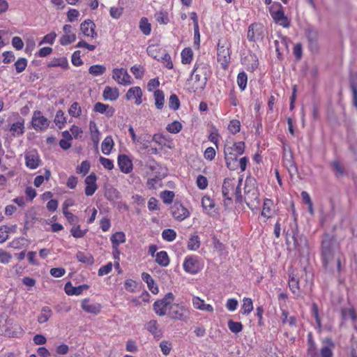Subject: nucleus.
Wrapping results in <instances>:
<instances>
[{
  "label": "nucleus",
  "mask_w": 357,
  "mask_h": 357,
  "mask_svg": "<svg viewBox=\"0 0 357 357\" xmlns=\"http://www.w3.org/2000/svg\"><path fill=\"white\" fill-rule=\"evenodd\" d=\"M294 221L290 225V228L286 231V242L289 245L290 239L293 241L294 249L300 257H305L309 255V246L306 237L299 234L295 212L293 211Z\"/></svg>",
  "instance_id": "f257e3e1"
},
{
  "label": "nucleus",
  "mask_w": 357,
  "mask_h": 357,
  "mask_svg": "<svg viewBox=\"0 0 357 357\" xmlns=\"http://www.w3.org/2000/svg\"><path fill=\"white\" fill-rule=\"evenodd\" d=\"M335 240L329 234H324L321 241V259L323 266L327 269L334 259V245Z\"/></svg>",
  "instance_id": "f03ea898"
},
{
  "label": "nucleus",
  "mask_w": 357,
  "mask_h": 357,
  "mask_svg": "<svg viewBox=\"0 0 357 357\" xmlns=\"http://www.w3.org/2000/svg\"><path fill=\"white\" fill-rule=\"evenodd\" d=\"M255 180L251 178H247L245 185V197L244 201L251 209L258 208L259 205V192L255 187Z\"/></svg>",
  "instance_id": "7ed1b4c3"
},
{
  "label": "nucleus",
  "mask_w": 357,
  "mask_h": 357,
  "mask_svg": "<svg viewBox=\"0 0 357 357\" xmlns=\"http://www.w3.org/2000/svg\"><path fill=\"white\" fill-rule=\"evenodd\" d=\"M269 10L275 23L285 28H288L290 26V22L287 17L285 16L283 8L280 3L274 2L269 8Z\"/></svg>",
  "instance_id": "20e7f679"
},
{
  "label": "nucleus",
  "mask_w": 357,
  "mask_h": 357,
  "mask_svg": "<svg viewBox=\"0 0 357 357\" xmlns=\"http://www.w3.org/2000/svg\"><path fill=\"white\" fill-rule=\"evenodd\" d=\"M168 315L172 319L185 321L188 317L189 312L183 306L173 303L169 306Z\"/></svg>",
  "instance_id": "39448f33"
},
{
  "label": "nucleus",
  "mask_w": 357,
  "mask_h": 357,
  "mask_svg": "<svg viewBox=\"0 0 357 357\" xmlns=\"http://www.w3.org/2000/svg\"><path fill=\"white\" fill-rule=\"evenodd\" d=\"M50 123V121L42 115V112L40 111L36 110L34 112L31 119V124L36 130H45L49 127Z\"/></svg>",
  "instance_id": "423d86ee"
},
{
  "label": "nucleus",
  "mask_w": 357,
  "mask_h": 357,
  "mask_svg": "<svg viewBox=\"0 0 357 357\" xmlns=\"http://www.w3.org/2000/svg\"><path fill=\"white\" fill-rule=\"evenodd\" d=\"M225 158L227 167L230 170H235L238 167V155L234 152L233 146L225 145L224 148Z\"/></svg>",
  "instance_id": "0eeeda50"
},
{
  "label": "nucleus",
  "mask_w": 357,
  "mask_h": 357,
  "mask_svg": "<svg viewBox=\"0 0 357 357\" xmlns=\"http://www.w3.org/2000/svg\"><path fill=\"white\" fill-rule=\"evenodd\" d=\"M112 78L116 80L119 84L128 85L132 82L130 81V75L128 73L127 70L123 68H115L113 70Z\"/></svg>",
  "instance_id": "6e6552de"
},
{
  "label": "nucleus",
  "mask_w": 357,
  "mask_h": 357,
  "mask_svg": "<svg viewBox=\"0 0 357 357\" xmlns=\"http://www.w3.org/2000/svg\"><path fill=\"white\" fill-rule=\"evenodd\" d=\"M172 216L177 220L181 221L189 215L188 211L180 203L175 202L170 208Z\"/></svg>",
  "instance_id": "1a4fd4ad"
},
{
  "label": "nucleus",
  "mask_w": 357,
  "mask_h": 357,
  "mask_svg": "<svg viewBox=\"0 0 357 357\" xmlns=\"http://www.w3.org/2000/svg\"><path fill=\"white\" fill-rule=\"evenodd\" d=\"M234 188V178H227L224 180L222 186V193L226 200L229 202L231 201V196L233 195Z\"/></svg>",
  "instance_id": "9d476101"
},
{
  "label": "nucleus",
  "mask_w": 357,
  "mask_h": 357,
  "mask_svg": "<svg viewBox=\"0 0 357 357\" xmlns=\"http://www.w3.org/2000/svg\"><path fill=\"white\" fill-rule=\"evenodd\" d=\"M306 38L308 41L309 49L312 52H317L319 50L318 31L314 29H308L306 32Z\"/></svg>",
  "instance_id": "9b49d317"
},
{
  "label": "nucleus",
  "mask_w": 357,
  "mask_h": 357,
  "mask_svg": "<svg viewBox=\"0 0 357 357\" xmlns=\"http://www.w3.org/2000/svg\"><path fill=\"white\" fill-rule=\"evenodd\" d=\"M218 61L221 62V64L223 66V68H225L227 66V63L230 59V54L229 52V47H225L224 45H221L219 42L218 44Z\"/></svg>",
  "instance_id": "f8f14e48"
},
{
  "label": "nucleus",
  "mask_w": 357,
  "mask_h": 357,
  "mask_svg": "<svg viewBox=\"0 0 357 357\" xmlns=\"http://www.w3.org/2000/svg\"><path fill=\"white\" fill-rule=\"evenodd\" d=\"M97 176L95 173H91L85 178V183L86 185L84 192L86 196H91L94 194L98 188L96 184Z\"/></svg>",
  "instance_id": "ddd939ff"
},
{
  "label": "nucleus",
  "mask_w": 357,
  "mask_h": 357,
  "mask_svg": "<svg viewBox=\"0 0 357 357\" xmlns=\"http://www.w3.org/2000/svg\"><path fill=\"white\" fill-rule=\"evenodd\" d=\"M184 270L191 274H195L200 270V265L196 257L186 258L183 263Z\"/></svg>",
  "instance_id": "4468645a"
},
{
  "label": "nucleus",
  "mask_w": 357,
  "mask_h": 357,
  "mask_svg": "<svg viewBox=\"0 0 357 357\" xmlns=\"http://www.w3.org/2000/svg\"><path fill=\"white\" fill-rule=\"evenodd\" d=\"M95 24L90 20H85L80 25V29L83 34L86 36L95 38L97 36L95 31Z\"/></svg>",
  "instance_id": "2eb2a0df"
},
{
  "label": "nucleus",
  "mask_w": 357,
  "mask_h": 357,
  "mask_svg": "<svg viewBox=\"0 0 357 357\" xmlns=\"http://www.w3.org/2000/svg\"><path fill=\"white\" fill-rule=\"evenodd\" d=\"M349 82L353 96V105L357 109V73H349Z\"/></svg>",
  "instance_id": "dca6fc26"
},
{
  "label": "nucleus",
  "mask_w": 357,
  "mask_h": 357,
  "mask_svg": "<svg viewBox=\"0 0 357 357\" xmlns=\"http://www.w3.org/2000/svg\"><path fill=\"white\" fill-rule=\"evenodd\" d=\"M262 27L260 24H252L248 31V38L250 41H255L261 38Z\"/></svg>",
  "instance_id": "f3484780"
},
{
  "label": "nucleus",
  "mask_w": 357,
  "mask_h": 357,
  "mask_svg": "<svg viewBox=\"0 0 357 357\" xmlns=\"http://www.w3.org/2000/svg\"><path fill=\"white\" fill-rule=\"evenodd\" d=\"M118 165L121 171L126 174L130 172L132 169V162L126 155H119Z\"/></svg>",
  "instance_id": "a211bd4d"
},
{
  "label": "nucleus",
  "mask_w": 357,
  "mask_h": 357,
  "mask_svg": "<svg viewBox=\"0 0 357 357\" xmlns=\"http://www.w3.org/2000/svg\"><path fill=\"white\" fill-rule=\"evenodd\" d=\"M89 286L87 284H82L77 287H73L70 282H68L64 287L65 292L68 295H79L83 291L87 290Z\"/></svg>",
  "instance_id": "6ab92c4d"
},
{
  "label": "nucleus",
  "mask_w": 357,
  "mask_h": 357,
  "mask_svg": "<svg viewBox=\"0 0 357 357\" xmlns=\"http://www.w3.org/2000/svg\"><path fill=\"white\" fill-rule=\"evenodd\" d=\"M170 303L167 298L158 300L153 303V310L159 316H164L167 312V307L169 305Z\"/></svg>",
  "instance_id": "aec40b11"
},
{
  "label": "nucleus",
  "mask_w": 357,
  "mask_h": 357,
  "mask_svg": "<svg viewBox=\"0 0 357 357\" xmlns=\"http://www.w3.org/2000/svg\"><path fill=\"white\" fill-rule=\"evenodd\" d=\"M142 91L139 86H134L128 89L126 94V98L128 100L132 98H135V103L139 105L142 103Z\"/></svg>",
  "instance_id": "412c9836"
},
{
  "label": "nucleus",
  "mask_w": 357,
  "mask_h": 357,
  "mask_svg": "<svg viewBox=\"0 0 357 357\" xmlns=\"http://www.w3.org/2000/svg\"><path fill=\"white\" fill-rule=\"evenodd\" d=\"M82 308L88 313L98 314L102 308L99 303L89 304V299L84 298L82 302Z\"/></svg>",
  "instance_id": "4be33fe9"
},
{
  "label": "nucleus",
  "mask_w": 357,
  "mask_h": 357,
  "mask_svg": "<svg viewBox=\"0 0 357 357\" xmlns=\"http://www.w3.org/2000/svg\"><path fill=\"white\" fill-rule=\"evenodd\" d=\"M202 205L204 209L208 211V215L215 216L218 214L217 209H213L215 207L214 201L208 196H204L202 200Z\"/></svg>",
  "instance_id": "5701e85b"
},
{
  "label": "nucleus",
  "mask_w": 357,
  "mask_h": 357,
  "mask_svg": "<svg viewBox=\"0 0 357 357\" xmlns=\"http://www.w3.org/2000/svg\"><path fill=\"white\" fill-rule=\"evenodd\" d=\"M26 165L30 169H34L39 166L40 158L36 152L31 153L25 155Z\"/></svg>",
  "instance_id": "b1692460"
},
{
  "label": "nucleus",
  "mask_w": 357,
  "mask_h": 357,
  "mask_svg": "<svg viewBox=\"0 0 357 357\" xmlns=\"http://www.w3.org/2000/svg\"><path fill=\"white\" fill-rule=\"evenodd\" d=\"M93 110L100 114L105 113L107 117H111L114 113V109L112 107H109L108 105H105L99 102L95 104Z\"/></svg>",
  "instance_id": "393cba45"
},
{
  "label": "nucleus",
  "mask_w": 357,
  "mask_h": 357,
  "mask_svg": "<svg viewBox=\"0 0 357 357\" xmlns=\"http://www.w3.org/2000/svg\"><path fill=\"white\" fill-rule=\"evenodd\" d=\"M102 96L105 100H116L119 96V89L107 86L103 91Z\"/></svg>",
  "instance_id": "a878e982"
},
{
  "label": "nucleus",
  "mask_w": 357,
  "mask_h": 357,
  "mask_svg": "<svg viewBox=\"0 0 357 357\" xmlns=\"http://www.w3.org/2000/svg\"><path fill=\"white\" fill-rule=\"evenodd\" d=\"M142 280L147 284V286L149 290L153 294H157L159 291L158 285L155 283L154 280L152 277L147 273H142Z\"/></svg>",
  "instance_id": "bb28decb"
},
{
  "label": "nucleus",
  "mask_w": 357,
  "mask_h": 357,
  "mask_svg": "<svg viewBox=\"0 0 357 357\" xmlns=\"http://www.w3.org/2000/svg\"><path fill=\"white\" fill-rule=\"evenodd\" d=\"M76 258L78 260V261L87 265H92L94 263V259L93 255L88 252L79 251L76 255Z\"/></svg>",
  "instance_id": "cd10ccee"
},
{
  "label": "nucleus",
  "mask_w": 357,
  "mask_h": 357,
  "mask_svg": "<svg viewBox=\"0 0 357 357\" xmlns=\"http://www.w3.org/2000/svg\"><path fill=\"white\" fill-rule=\"evenodd\" d=\"M47 66L48 68L59 66L63 69H67L68 68V63L67 59L65 57L54 58L50 63H47Z\"/></svg>",
  "instance_id": "c85d7f7f"
},
{
  "label": "nucleus",
  "mask_w": 357,
  "mask_h": 357,
  "mask_svg": "<svg viewBox=\"0 0 357 357\" xmlns=\"http://www.w3.org/2000/svg\"><path fill=\"white\" fill-rule=\"evenodd\" d=\"M52 314V311L48 306L43 307L40 314L38 317V321L40 324L47 322Z\"/></svg>",
  "instance_id": "c756f323"
},
{
  "label": "nucleus",
  "mask_w": 357,
  "mask_h": 357,
  "mask_svg": "<svg viewBox=\"0 0 357 357\" xmlns=\"http://www.w3.org/2000/svg\"><path fill=\"white\" fill-rule=\"evenodd\" d=\"M111 241L112 243V248L119 247L120 243H123L126 241L125 234L122 231H118L113 234L111 236Z\"/></svg>",
  "instance_id": "7c9ffc66"
},
{
  "label": "nucleus",
  "mask_w": 357,
  "mask_h": 357,
  "mask_svg": "<svg viewBox=\"0 0 357 357\" xmlns=\"http://www.w3.org/2000/svg\"><path fill=\"white\" fill-rule=\"evenodd\" d=\"M155 261L161 266H167L169 264V259L165 251H160L155 255Z\"/></svg>",
  "instance_id": "2f4dec72"
},
{
  "label": "nucleus",
  "mask_w": 357,
  "mask_h": 357,
  "mask_svg": "<svg viewBox=\"0 0 357 357\" xmlns=\"http://www.w3.org/2000/svg\"><path fill=\"white\" fill-rule=\"evenodd\" d=\"M155 105L157 109H162L164 106L165 96L161 90H156L154 92Z\"/></svg>",
  "instance_id": "473e14b6"
},
{
  "label": "nucleus",
  "mask_w": 357,
  "mask_h": 357,
  "mask_svg": "<svg viewBox=\"0 0 357 357\" xmlns=\"http://www.w3.org/2000/svg\"><path fill=\"white\" fill-rule=\"evenodd\" d=\"M114 146V142L111 136H107L102 143V151L105 155H109Z\"/></svg>",
  "instance_id": "72a5a7b5"
},
{
  "label": "nucleus",
  "mask_w": 357,
  "mask_h": 357,
  "mask_svg": "<svg viewBox=\"0 0 357 357\" xmlns=\"http://www.w3.org/2000/svg\"><path fill=\"white\" fill-rule=\"evenodd\" d=\"M161 47L158 45H150L147 49V54L158 61L160 60V53L161 51Z\"/></svg>",
  "instance_id": "f704fd0d"
},
{
  "label": "nucleus",
  "mask_w": 357,
  "mask_h": 357,
  "mask_svg": "<svg viewBox=\"0 0 357 357\" xmlns=\"http://www.w3.org/2000/svg\"><path fill=\"white\" fill-rule=\"evenodd\" d=\"M54 122L59 129H62L64 127L66 123V119L62 110L60 109L56 112Z\"/></svg>",
  "instance_id": "c9c22d12"
},
{
  "label": "nucleus",
  "mask_w": 357,
  "mask_h": 357,
  "mask_svg": "<svg viewBox=\"0 0 357 357\" xmlns=\"http://www.w3.org/2000/svg\"><path fill=\"white\" fill-rule=\"evenodd\" d=\"M193 56L192 50L190 47H185L181 52V61L183 64L190 63Z\"/></svg>",
  "instance_id": "e433bc0d"
},
{
  "label": "nucleus",
  "mask_w": 357,
  "mask_h": 357,
  "mask_svg": "<svg viewBox=\"0 0 357 357\" xmlns=\"http://www.w3.org/2000/svg\"><path fill=\"white\" fill-rule=\"evenodd\" d=\"M139 29L144 35L148 36L150 34L151 31V24L149 23L147 18L142 17L140 20Z\"/></svg>",
  "instance_id": "4c0bfd02"
},
{
  "label": "nucleus",
  "mask_w": 357,
  "mask_h": 357,
  "mask_svg": "<svg viewBox=\"0 0 357 357\" xmlns=\"http://www.w3.org/2000/svg\"><path fill=\"white\" fill-rule=\"evenodd\" d=\"M106 71V68L102 65H93L90 66L89 73L93 76H99L103 75Z\"/></svg>",
  "instance_id": "58836bf2"
},
{
  "label": "nucleus",
  "mask_w": 357,
  "mask_h": 357,
  "mask_svg": "<svg viewBox=\"0 0 357 357\" xmlns=\"http://www.w3.org/2000/svg\"><path fill=\"white\" fill-rule=\"evenodd\" d=\"M229 329L234 333L237 334L243 330V325L241 322L234 321L230 319L227 323Z\"/></svg>",
  "instance_id": "ea45409f"
},
{
  "label": "nucleus",
  "mask_w": 357,
  "mask_h": 357,
  "mask_svg": "<svg viewBox=\"0 0 357 357\" xmlns=\"http://www.w3.org/2000/svg\"><path fill=\"white\" fill-rule=\"evenodd\" d=\"M69 114L73 117H79L81 116L82 109L79 103L74 102L68 109Z\"/></svg>",
  "instance_id": "a19ab883"
},
{
  "label": "nucleus",
  "mask_w": 357,
  "mask_h": 357,
  "mask_svg": "<svg viewBox=\"0 0 357 357\" xmlns=\"http://www.w3.org/2000/svg\"><path fill=\"white\" fill-rule=\"evenodd\" d=\"M24 123L18 121L12 125L10 130L13 135H15V133L22 135L24 133Z\"/></svg>",
  "instance_id": "79ce46f5"
},
{
  "label": "nucleus",
  "mask_w": 357,
  "mask_h": 357,
  "mask_svg": "<svg viewBox=\"0 0 357 357\" xmlns=\"http://www.w3.org/2000/svg\"><path fill=\"white\" fill-rule=\"evenodd\" d=\"M299 281L296 279L294 275L290 276V280L289 281V286L292 293L294 294H298L299 293Z\"/></svg>",
  "instance_id": "37998d69"
},
{
  "label": "nucleus",
  "mask_w": 357,
  "mask_h": 357,
  "mask_svg": "<svg viewBox=\"0 0 357 357\" xmlns=\"http://www.w3.org/2000/svg\"><path fill=\"white\" fill-rule=\"evenodd\" d=\"M168 104L169 108L174 111L178 109L180 107V101L178 96L176 94H172L169 97Z\"/></svg>",
  "instance_id": "c03bdc74"
},
{
  "label": "nucleus",
  "mask_w": 357,
  "mask_h": 357,
  "mask_svg": "<svg viewBox=\"0 0 357 357\" xmlns=\"http://www.w3.org/2000/svg\"><path fill=\"white\" fill-rule=\"evenodd\" d=\"M176 233L172 229H166L162 231V237L167 241H172L176 238Z\"/></svg>",
  "instance_id": "a18cd8bd"
},
{
  "label": "nucleus",
  "mask_w": 357,
  "mask_h": 357,
  "mask_svg": "<svg viewBox=\"0 0 357 357\" xmlns=\"http://www.w3.org/2000/svg\"><path fill=\"white\" fill-rule=\"evenodd\" d=\"M14 66H15L16 72L18 73H20L25 70V68L27 66V61L25 58H20L19 59H17L15 61Z\"/></svg>",
  "instance_id": "49530a36"
},
{
  "label": "nucleus",
  "mask_w": 357,
  "mask_h": 357,
  "mask_svg": "<svg viewBox=\"0 0 357 357\" xmlns=\"http://www.w3.org/2000/svg\"><path fill=\"white\" fill-rule=\"evenodd\" d=\"M199 238L197 235L192 236L188 243V248L191 250H197L199 248Z\"/></svg>",
  "instance_id": "de8ad7c7"
},
{
  "label": "nucleus",
  "mask_w": 357,
  "mask_h": 357,
  "mask_svg": "<svg viewBox=\"0 0 357 357\" xmlns=\"http://www.w3.org/2000/svg\"><path fill=\"white\" fill-rule=\"evenodd\" d=\"M181 129L182 124L178 121H174L167 126V131L171 133H178Z\"/></svg>",
  "instance_id": "09e8293b"
},
{
  "label": "nucleus",
  "mask_w": 357,
  "mask_h": 357,
  "mask_svg": "<svg viewBox=\"0 0 357 357\" xmlns=\"http://www.w3.org/2000/svg\"><path fill=\"white\" fill-rule=\"evenodd\" d=\"M160 197L165 204H171L174 197V192L173 191L165 190L160 193Z\"/></svg>",
  "instance_id": "8fccbe9b"
},
{
  "label": "nucleus",
  "mask_w": 357,
  "mask_h": 357,
  "mask_svg": "<svg viewBox=\"0 0 357 357\" xmlns=\"http://www.w3.org/2000/svg\"><path fill=\"white\" fill-rule=\"evenodd\" d=\"M247 79H248V77H247V75L245 74V73L241 72V73H238V77H237V82H238V85L239 88L242 91H243L246 87Z\"/></svg>",
  "instance_id": "3c124183"
},
{
  "label": "nucleus",
  "mask_w": 357,
  "mask_h": 357,
  "mask_svg": "<svg viewBox=\"0 0 357 357\" xmlns=\"http://www.w3.org/2000/svg\"><path fill=\"white\" fill-rule=\"evenodd\" d=\"M87 229L81 230L79 225L73 226L70 230L71 234L75 238H82L86 233Z\"/></svg>",
  "instance_id": "603ef678"
},
{
  "label": "nucleus",
  "mask_w": 357,
  "mask_h": 357,
  "mask_svg": "<svg viewBox=\"0 0 357 357\" xmlns=\"http://www.w3.org/2000/svg\"><path fill=\"white\" fill-rule=\"evenodd\" d=\"M241 128V123L237 119H233L230 121L229 124L228 126V130L232 133V134H236L240 131Z\"/></svg>",
  "instance_id": "864d4df0"
},
{
  "label": "nucleus",
  "mask_w": 357,
  "mask_h": 357,
  "mask_svg": "<svg viewBox=\"0 0 357 357\" xmlns=\"http://www.w3.org/2000/svg\"><path fill=\"white\" fill-rule=\"evenodd\" d=\"M243 314H249L253 310L252 301L250 298H245L243 299V304L242 306Z\"/></svg>",
  "instance_id": "5fc2aeb1"
},
{
  "label": "nucleus",
  "mask_w": 357,
  "mask_h": 357,
  "mask_svg": "<svg viewBox=\"0 0 357 357\" xmlns=\"http://www.w3.org/2000/svg\"><path fill=\"white\" fill-rule=\"evenodd\" d=\"M90 169V162L88 160L83 161L79 166L76 168V172L78 174L82 173L83 175H86Z\"/></svg>",
  "instance_id": "6e6d98bb"
},
{
  "label": "nucleus",
  "mask_w": 357,
  "mask_h": 357,
  "mask_svg": "<svg viewBox=\"0 0 357 357\" xmlns=\"http://www.w3.org/2000/svg\"><path fill=\"white\" fill-rule=\"evenodd\" d=\"M342 315L344 319H351V320H355L356 319V315L355 311L353 309L350 308H344L342 310Z\"/></svg>",
  "instance_id": "4d7b16f0"
},
{
  "label": "nucleus",
  "mask_w": 357,
  "mask_h": 357,
  "mask_svg": "<svg viewBox=\"0 0 357 357\" xmlns=\"http://www.w3.org/2000/svg\"><path fill=\"white\" fill-rule=\"evenodd\" d=\"M76 40V36L75 34H66L61 36L60 39V43L62 45H67L73 43Z\"/></svg>",
  "instance_id": "13d9d810"
},
{
  "label": "nucleus",
  "mask_w": 357,
  "mask_h": 357,
  "mask_svg": "<svg viewBox=\"0 0 357 357\" xmlns=\"http://www.w3.org/2000/svg\"><path fill=\"white\" fill-rule=\"evenodd\" d=\"M282 322L283 324L288 323L290 326L296 325V318L294 317H288V312L286 310H282Z\"/></svg>",
  "instance_id": "bf43d9fd"
},
{
  "label": "nucleus",
  "mask_w": 357,
  "mask_h": 357,
  "mask_svg": "<svg viewBox=\"0 0 357 357\" xmlns=\"http://www.w3.org/2000/svg\"><path fill=\"white\" fill-rule=\"evenodd\" d=\"M196 183H197V187L201 190H204L208 186L207 178H206V177H205L202 175H199L197 176Z\"/></svg>",
  "instance_id": "052dcab7"
},
{
  "label": "nucleus",
  "mask_w": 357,
  "mask_h": 357,
  "mask_svg": "<svg viewBox=\"0 0 357 357\" xmlns=\"http://www.w3.org/2000/svg\"><path fill=\"white\" fill-rule=\"evenodd\" d=\"M9 231L10 228L8 226L3 225L0 227V243H3L8 239Z\"/></svg>",
  "instance_id": "680f3d73"
},
{
  "label": "nucleus",
  "mask_w": 357,
  "mask_h": 357,
  "mask_svg": "<svg viewBox=\"0 0 357 357\" xmlns=\"http://www.w3.org/2000/svg\"><path fill=\"white\" fill-rule=\"evenodd\" d=\"M156 20L160 23L167 24L169 22L167 13L165 12H160L155 14Z\"/></svg>",
  "instance_id": "e2e57ef3"
},
{
  "label": "nucleus",
  "mask_w": 357,
  "mask_h": 357,
  "mask_svg": "<svg viewBox=\"0 0 357 357\" xmlns=\"http://www.w3.org/2000/svg\"><path fill=\"white\" fill-rule=\"evenodd\" d=\"M80 51L77 50L73 52L72 55V63L75 66H79L83 64V61H82L80 58Z\"/></svg>",
  "instance_id": "0e129e2a"
},
{
  "label": "nucleus",
  "mask_w": 357,
  "mask_h": 357,
  "mask_svg": "<svg viewBox=\"0 0 357 357\" xmlns=\"http://www.w3.org/2000/svg\"><path fill=\"white\" fill-rule=\"evenodd\" d=\"M64 215L67 218L68 222L73 226L77 225L78 218L69 211H64Z\"/></svg>",
  "instance_id": "69168bd1"
},
{
  "label": "nucleus",
  "mask_w": 357,
  "mask_h": 357,
  "mask_svg": "<svg viewBox=\"0 0 357 357\" xmlns=\"http://www.w3.org/2000/svg\"><path fill=\"white\" fill-rule=\"evenodd\" d=\"M231 146L234 147V152L237 153V155H242L244 153L245 143L243 142L234 143Z\"/></svg>",
  "instance_id": "338daca9"
},
{
  "label": "nucleus",
  "mask_w": 357,
  "mask_h": 357,
  "mask_svg": "<svg viewBox=\"0 0 357 357\" xmlns=\"http://www.w3.org/2000/svg\"><path fill=\"white\" fill-rule=\"evenodd\" d=\"M12 45L17 50H22L24 47V43L22 40L18 36H15L13 38Z\"/></svg>",
  "instance_id": "774afa93"
}]
</instances>
